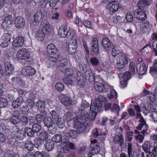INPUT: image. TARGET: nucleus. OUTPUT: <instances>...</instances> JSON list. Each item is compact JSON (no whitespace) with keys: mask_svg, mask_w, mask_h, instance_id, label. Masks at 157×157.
Returning a JSON list of instances; mask_svg holds the SVG:
<instances>
[{"mask_svg":"<svg viewBox=\"0 0 157 157\" xmlns=\"http://www.w3.org/2000/svg\"><path fill=\"white\" fill-rule=\"evenodd\" d=\"M151 4L149 0H140L138 3V8L136 9L134 15L135 18L140 21H143L147 18V15L144 10L145 6H149Z\"/></svg>","mask_w":157,"mask_h":157,"instance_id":"f257e3e1","label":"nucleus"},{"mask_svg":"<svg viewBox=\"0 0 157 157\" xmlns=\"http://www.w3.org/2000/svg\"><path fill=\"white\" fill-rule=\"evenodd\" d=\"M102 107V104L98 100H95V103H91L88 111L90 113V117L92 121H94L96 116L97 114L101 109Z\"/></svg>","mask_w":157,"mask_h":157,"instance_id":"f03ea898","label":"nucleus"},{"mask_svg":"<svg viewBox=\"0 0 157 157\" xmlns=\"http://www.w3.org/2000/svg\"><path fill=\"white\" fill-rule=\"evenodd\" d=\"M86 113H75V115L76 117L75 118L73 119L74 121L78 122L79 123H85L87 124H88L90 123V121L92 120L90 118L91 116H90V118H88V115L87 111L85 110Z\"/></svg>","mask_w":157,"mask_h":157,"instance_id":"7ed1b4c3","label":"nucleus"},{"mask_svg":"<svg viewBox=\"0 0 157 157\" xmlns=\"http://www.w3.org/2000/svg\"><path fill=\"white\" fill-rule=\"evenodd\" d=\"M16 57L19 60H25L26 61L30 62L31 58L28 50H19L17 53Z\"/></svg>","mask_w":157,"mask_h":157,"instance_id":"20e7f679","label":"nucleus"},{"mask_svg":"<svg viewBox=\"0 0 157 157\" xmlns=\"http://www.w3.org/2000/svg\"><path fill=\"white\" fill-rule=\"evenodd\" d=\"M3 19L2 23V27L4 29L8 30L13 25V19L11 15L6 16V15L2 16Z\"/></svg>","mask_w":157,"mask_h":157,"instance_id":"39448f33","label":"nucleus"},{"mask_svg":"<svg viewBox=\"0 0 157 157\" xmlns=\"http://www.w3.org/2000/svg\"><path fill=\"white\" fill-rule=\"evenodd\" d=\"M128 63V61L125 55H120L117 59L116 67L117 69H121Z\"/></svg>","mask_w":157,"mask_h":157,"instance_id":"423d86ee","label":"nucleus"},{"mask_svg":"<svg viewBox=\"0 0 157 157\" xmlns=\"http://www.w3.org/2000/svg\"><path fill=\"white\" fill-rule=\"evenodd\" d=\"M137 118H140L139 121L140 122L138 126L136 127V128L138 130H141L142 128L145 127V129L144 130L143 132L144 133L146 131H147V129L148 126L146 124V122L144 119L143 117L141 115V114L139 112H137L136 113Z\"/></svg>","mask_w":157,"mask_h":157,"instance_id":"0eeeda50","label":"nucleus"},{"mask_svg":"<svg viewBox=\"0 0 157 157\" xmlns=\"http://www.w3.org/2000/svg\"><path fill=\"white\" fill-rule=\"evenodd\" d=\"M94 86L95 90L99 92L107 91L109 87L107 85L98 82L94 83Z\"/></svg>","mask_w":157,"mask_h":157,"instance_id":"6e6552de","label":"nucleus"},{"mask_svg":"<svg viewBox=\"0 0 157 157\" xmlns=\"http://www.w3.org/2000/svg\"><path fill=\"white\" fill-rule=\"evenodd\" d=\"M119 7V2L117 1H112L109 5L108 10L109 13L111 14H113L117 11Z\"/></svg>","mask_w":157,"mask_h":157,"instance_id":"1a4fd4ad","label":"nucleus"},{"mask_svg":"<svg viewBox=\"0 0 157 157\" xmlns=\"http://www.w3.org/2000/svg\"><path fill=\"white\" fill-rule=\"evenodd\" d=\"M21 71L23 75L27 76H33L36 73L35 69L29 66L25 67L22 69Z\"/></svg>","mask_w":157,"mask_h":157,"instance_id":"9d476101","label":"nucleus"},{"mask_svg":"<svg viewBox=\"0 0 157 157\" xmlns=\"http://www.w3.org/2000/svg\"><path fill=\"white\" fill-rule=\"evenodd\" d=\"M24 19L21 17L18 16L16 18L14 25L16 28L18 29L23 28L25 25Z\"/></svg>","mask_w":157,"mask_h":157,"instance_id":"9b49d317","label":"nucleus"},{"mask_svg":"<svg viewBox=\"0 0 157 157\" xmlns=\"http://www.w3.org/2000/svg\"><path fill=\"white\" fill-rule=\"evenodd\" d=\"M42 25V29L41 30L42 32L45 34H51L53 30L52 26L50 25L49 23L48 22L41 24V25Z\"/></svg>","mask_w":157,"mask_h":157,"instance_id":"f8f14e48","label":"nucleus"},{"mask_svg":"<svg viewBox=\"0 0 157 157\" xmlns=\"http://www.w3.org/2000/svg\"><path fill=\"white\" fill-rule=\"evenodd\" d=\"M97 144H91L90 149V153L89 154V156L91 157L94 155L98 154L100 150V148L99 146V144L97 143Z\"/></svg>","mask_w":157,"mask_h":157,"instance_id":"ddd939ff","label":"nucleus"},{"mask_svg":"<svg viewBox=\"0 0 157 157\" xmlns=\"http://www.w3.org/2000/svg\"><path fill=\"white\" fill-rule=\"evenodd\" d=\"M67 27L66 25H62L59 29L57 35L59 38H66L67 36Z\"/></svg>","mask_w":157,"mask_h":157,"instance_id":"4468645a","label":"nucleus"},{"mask_svg":"<svg viewBox=\"0 0 157 157\" xmlns=\"http://www.w3.org/2000/svg\"><path fill=\"white\" fill-rule=\"evenodd\" d=\"M24 42V39L23 37L19 36L17 37L13 41L12 45L16 48H19L22 46Z\"/></svg>","mask_w":157,"mask_h":157,"instance_id":"2eb2a0df","label":"nucleus"},{"mask_svg":"<svg viewBox=\"0 0 157 157\" xmlns=\"http://www.w3.org/2000/svg\"><path fill=\"white\" fill-rule=\"evenodd\" d=\"M113 142L115 144H119L121 147H122L124 144L123 136L121 134H115L113 139Z\"/></svg>","mask_w":157,"mask_h":157,"instance_id":"dca6fc26","label":"nucleus"},{"mask_svg":"<svg viewBox=\"0 0 157 157\" xmlns=\"http://www.w3.org/2000/svg\"><path fill=\"white\" fill-rule=\"evenodd\" d=\"M136 72L139 75H142L144 74L147 71V67L144 63L140 64L137 63L136 66Z\"/></svg>","mask_w":157,"mask_h":157,"instance_id":"f3484780","label":"nucleus"},{"mask_svg":"<svg viewBox=\"0 0 157 157\" xmlns=\"http://www.w3.org/2000/svg\"><path fill=\"white\" fill-rule=\"evenodd\" d=\"M36 105L41 113L44 115H46L47 113L44 109V102L43 101L39 100L36 102Z\"/></svg>","mask_w":157,"mask_h":157,"instance_id":"a211bd4d","label":"nucleus"},{"mask_svg":"<svg viewBox=\"0 0 157 157\" xmlns=\"http://www.w3.org/2000/svg\"><path fill=\"white\" fill-rule=\"evenodd\" d=\"M84 77L86 80L90 82L94 81L95 79L94 74L90 70H88L86 71Z\"/></svg>","mask_w":157,"mask_h":157,"instance_id":"6ab92c4d","label":"nucleus"},{"mask_svg":"<svg viewBox=\"0 0 157 157\" xmlns=\"http://www.w3.org/2000/svg\"><path fill=\"white\" fill-rule=\"evenodd\" d=\"M44 17L43 13L40 11H38L34 14L33 17L34 21L36 23L38 24L41 21L42 18Z\"/></svg>","mask_w":157,"mask_h":157,"instance_id":"aec40b11","label":"nucleus"},{"mask_svg":"<svg viewBox=\"0 0 157 157\" xmlns=\"http://www.w3.org/2000/svg\"><path fill=\"white\" fill-rule=\"evenodd\" d=\"M44 147L46 151H50L54 148L55 143L52 140H47L45 143Z\"/></svg>","mask_w":157,"mask_h":157,"instance_id":"412c9836","label":"nucleus"},{"mask_svg":"<svg viewBox=\"0 0 157 157\" xmlns=\"http://www.w3.org/2000/svg\"><path fill=\"white\" fill-rule=\"evenodd\" d=\"M48 138V133L45 131L40 132L38 135V141L44 142Z\"/></svg>","mask_w":157,"mask_h":157,"instance_id":"4be33fe9","label":"nucleus"},{"mask_svg":"<svg viewBox=\"0 0 157 157\" xmlns=\"http://www.w3.org/2000/svg\"><path fill=\"white\" fill-rule=\"evenodd\" d=\"M60 99L62 103L66 106H68L71 103L70 98L65 95H61L60 97Z\"/></svg>","mask_w":157,"mask_h":157,"instance_id":"5701e85b","label":"nucleus"},{"mask_svg":"<svg viewBox=\"0 0 157 157\" xmlns=\"http://www.w3.org/2000/svg\"><path fill=\"white\" fill-rule=\"evenodd\" d=\"M23 102V99L22 97H18L15 101L12 102V106L13 108H16L20 106Z\"/></svg>","mask_w":157,"mask_h":157,"instance_id":"b1692460","label":"nucleus"},{"mask_svg":"<svg viewBox=\"0 0 157 157\" xmlns=\"http://www.w3.org/2000/svg\"><path fill=\"white\" fill-rule=\"evenodd\" d=\"M76 124H77V131L78 133H80L84 131L86 129V124L83 123H79L78 122L75 121Z\"/></svg>","mask_w":157,"mask_h":157,"instance_id":"393cba45","label":"nucleus"},{"mask_svg":"<svg viewBox=\"0 0 157 157\" xmlns=\"http://www.w3.org/2000/svg\"><path fill=\"white\" fill-rule=\"evenodd\" d=\"M89 104L85 100L82 99V103L81 106L78 108V110L79 111H82L86 109L87 111L89 109Z\"/></svg>","mask_w":157,"mask_h":157,"instance_id":"a878e982","label":"nucleus"},{"mask_svg":"<svg viewBox=\"0 0 157 157\" xmlns=\"http://www.w3.org/2000/svg\"><path fill=\"white\" fill-rule=\"evenodd\" d=\"M5 74L8 76L11 75L14 70V66L12 64L5 66Z\"/></svg>","mask_w":157,"mask_h":157,"instance_id":"bb28decb","label":"nucleus"},{"mask_svg":"<svg viewBox=\"0 0 157 157\" xmlns=\"http://www.w3.org/2000/svg\"><path fill=\"white\" fill-rule=\"evenodd\" d=\"M67 33V38H70L71 39L76 40L77 35L76 31L73 29H69Z\"/></svg>","mask_w":157,"mask_h":157,"instance_id":"cd10ccee","label":"nucleus"},{"mask_svg":"<svg viewBox=\"0 0 157 157\" xmlns=\"http://www.w3.org/2000/svg\"><path fill=\"white\" fill-rule=\"evenodd\" d=\"M44 125L48 128L52 127L54 123L51 117L45 118L44 120Z\"/></svg>","mask_w":157,"mask_h":157,"instance_id":"c85d7f7f","label":"nucleus"},{"mask_svg":"<svg viewBox=\"0 0 157 157\" xmlns=\"http://www.w3.org/2000/svg\"><path fill=\"white\" fill-rule=\"evenodd\" d=\"M15 135L18 140H23L26 136L25 130L23 131L22 130L16 131Z\"/></svg>","mask_w":157,"mask_h":157,"instance_id":"c756f323","label":"nucleus"},{"mask_svg":"<svg viewBox=\"0 0 157 157\" xmlns=\"http://www.w3.org/2000/svg\"><path fill=\"white\" fill-rule=\"evenodd\" d=\"M74 118L73 114L70 111L66 113L63 116L64 121L67 122H69Z\"/></svg>","mask_w":157,"mask_h":157,"instance_id":"7c9ffc66","label":"nucleus"},{"mask_svg":"<svg viewBox=\"0 0 157 157\" xmlns=\"http://www.w3.org/2000/svg\"><path fill=\"white\" fill-rule=\"evenodd\" d=\"M101 44L105 49L109 48L111 46L110 40L107 37H105L102 39Z\"/></svg>","mask_w":157,"mask_h":157,"instance_id":"2f4dec72","label":"nucleus"},{"mask_svg":"<svg viewBox=\"0 0 157 157\" xmlns=\"http://www.w3.org/2000/svg\"><path fill=\"white\" fill-rule=\"evenodd\" d=\"M131 75L132 74L129 71H127L123 73H119L118 76L120 78H122L124 80L126 81L131 78Z\"/></svg>","mask_w":157,"mask_h":157,"instance_id":"473e14b6","label":"nucleus"},{"mask_svg":"<svg viewBox=\"0 0 157 157\" xmlns=\"http://www.w3.org/2000/svg\"><path fill=\"white\" fill-rule=\"evenodd\" d=\"M35 37L39 41H42L44 38L45 34L41 30H39L35 34Z\"/></svg>","mask_w":157,"mask_h":157,"instance_id":"72a5a7b5","label":"nucleus"},{"mask_svg":"<svg viewBox=\"0 0 157 157\" xmlns=\"http://www.w3.org/2000/svg\"><path fill=\"white\" fill-rule=\"evenodd\" d=\"M151 147L150 143L147 141H145L142 145V149L146 153L150 152Z\"/></svg>","mask_w":157,"mask_h":157,"instance_id":"f704fd0d","label":"nucleus"},{"mask_svg":"<svg viewBox=\"0 0 157 157\" xmlns=\"http://www.w3.org/2000/svg\"><path fill=\"white\" fill-rule=\"evenodd\" d=\"M25 148L29 151H31L33 150V145L30 140H27L25 143Z\"/></svg>","mask_w":157,"mask_h":157,"instance_id":"c9c22d12","label":"nucleus"},{"mask_svg":"<svg viewBox=\"0 0 157 157\" xmlns=\"http://www.w3.org/2000/svg\"><path fill=\"white\" fill-rule=\"evenodd\" d=\"M0 130L7 134L9 133V126H6L5 123H1L0 124Z\"/></svg>","mask_w":157,"mask_h":157,"instance_id":"e433bc0d","label":"nucleus"},{"mask_svg":"<svg viewBox=\"0 0 157 157\" xmlns=\"http://www.w3.org/2000/svg\"><path fill=\"white\" fill-rule=\"evenodd\" d=\"M52 140L53 142L59 143L62 141L63 137L61 134H56L53 136Z\"/></svg>","mask_w":157,"mask_h":157,"instance_id":"4c0bfd02","label":"nucleus"},{"mask_svg":"<svg viewBox=\"0 0 157 157\" xmlns=\"http://www.w3.org/2000/svg\"><path fill=\"white\" fill-rule=\"evenodd\" d=\"M76 80L78 85L82 86L84 85V81L80 72L77 73Z\"/></svg>","mask_w":157,"mask_h":157,"instance_id":"58836bf2","label":"nucleus"},{"mask_svg":"<svg viewBox=\"0 0 157 157\" xmlns=\"http://www.w3.org/2000/svg\"><path fill=\"white\" fill-rule=\"evenodd\" d=\"M25 133L27 135L31 137H33L35 134V132L33 129L29 127H26L24 128Z\"/></svg>","mask_w":157,"mask_h":157,"instance_id":"ea45409f","label":"nucleus"},{"mask_svg":"<svg viewBox=\"0 0 157 157\" xmlns=\"http://www.w3.org/2000/svg\"><path fill=\"white\" fill-rule=\"evenodd\" d=\"M54 121L56 122L58 128L59 129H62L64 127V121H63L61 118L59 117L58 119Z\"/></svg>","mask_w":157,"mask_h":157,"instance_id":"a19ab883","label":"nucleus"},{"mask_svg":"<svg viewBox=\"0 0 157 157\" xmlns=\"http://www.w3.org/2000/svg\"><path fill=\"white\" fill-rule=\"evenodd\" d=\"M120 107L118 105L115 103L113 104L111 110V111L114 112L116 113L117 116L119 115V112L120 111Z\"/></svg>","mask_w":157,"mask_h":157,"instance_id":"79ce46f5","label":"nucleus"},{"mask_svg":"<svg viewBox=\"0 0 157 157\" xmlns=\"http://www.w3.org/2000/svg\"><path fill=\"white\" fill-rule=\"evenodd\" d=\"M78 133L77 131L74 130H71L68 132L64 133V135L67 134L69 135L72 138H75L78 136Z\"/></svg>","mask_w":157,"mask_h":157,"instance_id":"37998d69","label":"nucleus"},{"mask_svg":"<svg viewBox=\"0 0 157 157\" xmlns=\"http://www.w3.org/2000/svg\"><path fill=\"white\" fill-rule=\"evenodd\" d=\"M144 21L142 23V29L143 30L146 29H150L151 26V24H150L149 22L148 21L144 20Z\"/></svg>","mask_w":157,"mask_h":157,"instance_id":"c03bdc74","label":"nucleus"},{"mask_svg":"<svg viewBox=\"0 0 157 157\" xmlns=\"http://www.w3.org/2000/svg\"><path fill=\"white\" fill-rule=\"evenodd\" d=\"M92 49H98V41L96 38H93L92 40Z\"/></svg>","mask_w":157,"mask_h":157,"instance_id":"a18cd8bd","label":"nucleus"},{"mask_svg":"<svg viewBox=\"0 0 157 157\" xmlns=\"http://www.w3.org/2000/svg\"><path fill=\"white\" fill-rule=\"evenodd\" d=\"M74 79V77L67 76L63 78V81L66 84L68 85H71L73 83V81Z\"/></svg>","mask_w":157,"mask_h":157,"instance_id":"49530a36","label":"nucleus"},{"mask_svg":"<svg viewBox=\"0 0 157 157\" xmlns=\"http://www.w3.org/2000/svg\"><path fill=\"white\" fill-rule=\"evenodd\" d=\"M8 104L7 100L3 98H0V108L6 107Z\"/></svg>","mask_w":157,"mask_h":157,"instance_id":"de8ad7c7","label":"nucleus"},{"mask_svg":"<svg viewBox=\"0 0 157 157\" xmlns=\"http://www.w3.org/2000/svg\"><path fill=\"white\" fill-rule=\"evenodd\" d=\"M50 113L51 116V118L54 121L56 120L59 117L58 114L57 112L54 110H52L51 111Z\"/></svg>","mask_w":157,"mask_h":157,"instance_id":"09e8293b","label":"nucleus"},{"mask_svg":"<svg viewBox=\"0 0 157 157\" xmlns=\"http://www.w3.org/2000/svg\"><path fill=\"white\" fill-rule=\"evenodd\" d=\"M10 120L11 123L16 124L19 122L20 117L11 116L10 117Z\"/></svg>","mask_w":157,"mask_h":157,"instance_id":"8fccbe9b","label":"nucleus"},{"mask_svg":"<svg viewBox=\"0 0 157 157\" xmlns=\"http://www.w3.org/2000/svg\"><path fill=\"white\" fill-rule=\"evenodd\" d=\"M32 129L35 132H38L41 129V126L38 123H35L32 125Z\"/></svg>","mask_w":157,"mask_h":157,"instance_id":"3c124183","label":"nucleus"},{"mask_svg":"<svg viewBox=\"0 0 157 157\" xmlns=\"http://www.w3.org/2000/svg\"><path fill=\"white\" fill-rule=\"evenodd\" d=\"M55 87L57 90L59 91L63 90L64 88L63 84L60 82L57 83L55 86Z\"/></svg>","mask_w":157,"mask_h":157,"instance_id":"603ef678","label":"nucleus"},{"mask_svg":"<svg viewBox=\"0 0 157 157\" xmlns=\"http://www.w3.org/2000/svg\"><path fill=\"white\" fill-rule=\"evenodd\" d=\"M11 34L8 33H5L3 36V40L4 42H6L9 43L11 39Z\"/></svg>","mask_w":157,"mask_h":157,"instance_id":"864d4df0","label":"nucleus"},{"mask_svg":"<svg viewBox=\"0 0 157 157\" xmlns=\"http://www.w3.org/2000/svg\"><path fill=\"white\" fill-rule=\"evenodd\" d=\"M21 123L24 125H27L28 124V119L25 116H22L21 119Z\"/></svg>","mask_w":157,"mask_h":157,"instance_id":"5fc2aeb1","label":"nucleus"},{"mask_svg":"<svg viewBox=\"0 0 157 157\" xmlns=\"http://www.w3.org/2000/svg\"><path fill=\"white\" fill-rule=\"evenodd\" d=\"M61 151H62L63 152L67 153L70 150L68 145L67 144H65V145L62 146L60 148Z\"/></svg>","mask_w":157,"mask_h":157,"instance_id":"6e6d98bb","label":"nucleus"},{"mask_svg":"<svg viewBox=\"0 0 157 157\" xmlns=\"http://www.w3.org/2000/svg\"><path fill=\"white\" fill-rule=\"evenodd\" d=\"M75 43H69L68 45V49H77V40H75Z\"/></svg>","mask_w":157,"mask_h":157,"instance_id":"4d7b16f0","label":"nucleus"},{"mask_svg":"<svg viewBox=\"0 0 157 157\" xmlns=\"http://www.w3.org/2000/svg\"><path fill=\"white\" fill-rule=\"evenodd\" d=\"M65 74L67 76H69L71 77H74V72L71 69H67L66 70Z\"/></svg>","mask_w":157,"mask_h":157,"instance_id":"13d9d810","label":"nucleus"},{"mask_svg":"<svg viewBox=\"0 0 157 157\" xmlns=\"http://www.w3.org/2000/svg\"><path fill=\"white\" fill-rule=\"evenodd\" d=\"M4 63L5 66L11 64L10 63V57L8 55H5L4 56Z\"/></svg>","mask_w":157,"mask_h":157,"instance_id":"bf43d9fd","label":"nucleus"},{"mask_svg":"<svg viewBox=\"0 0 157 157\" xmlns=\"http://www.w3.org/2000/svg\"><path fill=\"white\" fill-rule=\"evenodd\" d=\"M90 62L93 65L97 66L99 64V61L96 57H92L90 60Z\"/></svg>","mask_w":157,"mask_h":157,"instance_id":"052dcab7","label":"nucleus"},{"mask_svg":"<svg viewBox=\"0 0 157 157\" xmlns=\"http://www.w3.org/2000/svg\"><path fill=\"white\" fill-rule=\"evenodd\" d=\"M117 97V94L115 90H111L109 95V97L110 99L112 98H116Z\"/></svg>","mask_w":157,"mask_h":157,"instance_id":"680f3d73","label":"nucleus"},{"mask_svg":"<svg viewBox=\"0 0 157 157\" xmlns=\"http://www.w3.org/2000/svg\"><path fill=\"white\" fill-rule=\"evenodd\" d=\"M59 0H49V6L52 8L56 6Z\"/></svg>","mask_w":157,"mask_h":157,"instance_id":"e2e57ef3","label":"nucleus"},{"mask_svg":"<svg viewBox=\"0 0 157 157\" xmlns=\"http://www.w3.org/2000/svg\"><path fill=\"white\" fill-rule=\"evenodd\" d=\"M135 65L133 63H130L129 65V69L131 71V74H134L135 72Z\"/></svg>","mask_w":157,"mask_h":157,"instance_id":"0e129e2a","label":"nucleus"},{"mask_svg":"<svg viewBox=\"0 0 157 157\" xmlns=\"http://www.w3.org/2000/svg\"><path fill=\"white\" fill-rule=\"evenodd\" d=\"M133 132L131 131L127 133L126 138V140L129 142L131 141L132 139Z\"/></svg>","mask_w":157,"mask_h":157,"instance_id":"69168bd1","label":"nucleus"},{"mask_svg":"<svg viewBox=\"0 0 157 157\" xmlns=\"http://www.w3.org/2000/svg\"><path fill=\"white\" fill-rule=\"evenodd\" d=\"M129 157H138L139 154L136 151H131L128 153Z\"/></svg>","mask_w":157,"mask_h":157,"instance_id":"338daca9","label":"nucleus"},{"mask_svg":"<svg viewBox=\"0 0 157 157\" xmlns=\"http://www.w3.org/2000/svg\"><path fill=\"white\" fill-rule=\"evenodd\" d=\"M113 21L116 24L120 22L121 21V17L119 16H116L113 17Z\"/></svg>","mask_w":157,"mask_h":157,"instance_id":"774afa93","label":"nucleus"}]
</instances>
